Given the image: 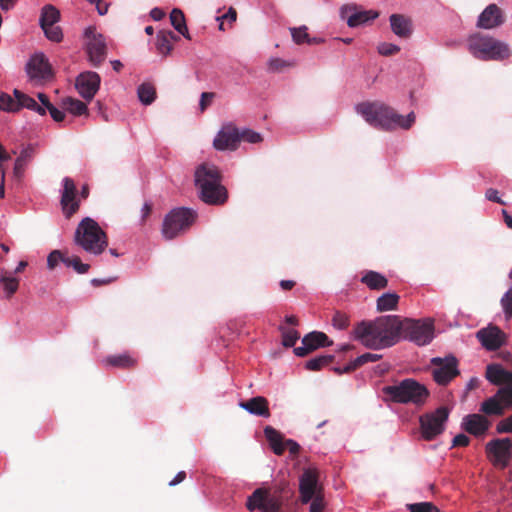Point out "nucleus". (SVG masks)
<instances>
[{
	"instance_id": "f257e3e1",
	"label": "nucleus",
	"mask_w": 512,
	"mask_h": 512,
	"mask_svg": "<svg viewBox=\"0 0 512 512\" xmlns=\"http://www.w3.org/2000/svg\"><path fill=\"white\" fill-rule=\"evenodd\" d=\"M399 316H380L374 321H362L354 328V337L368 348L378 349L396 344L402 331Z\"/></svg>"
},
{
	"instance_id": "f03ea898",
	"label": "nucleus",
	"mask_w": 512,
	"mask_h": 512,
	"mask_svg": "<svg viewBox=\"0 0 512 512\" xmlns=\"http://www.w3.org/2000/svg\"><path fill=\"white\" fill-rule=\"evenodd\" d=\"M357 112L373 127L382 130L409 129L415 122L414 112L406 117L382 102H364L357 105Z\"/></svg>"
},
{
	"instance_id": "7ed1b4c3",
	"label": "nucleus",
	"mask_w": 512,
	"mask_h": 512,
	"mask_svg": "<svg viewBox=\"0 0 512 512\" xmlns=\"http://www.w3.org/2000/svg\"><path fill=\"white\" fill-rule=\"evenodd\" d=\"M195 186L199 198L208 205H223L228 200V191L222 185V175L217 166L200 164L195 170Z\"/></svg>"
},
{
	"instance_id": "20e7f679",
	"label": "nucleus",
	"mask_w": 512,
	"mask_h": 512,
	"mask_svg": "<svg viewBox=\"0 0 512 512\" xmlns=\"http://www.w3.org/2000/svg\"><path fill=\"white\" fill-rule=\"evenodd\" d=\"M74 241L83 250L93 255H100L108 246L107 234L90 217L83 218L78 224Z\"/></svg>"
},
{
	"instance_id": "39448f33",
	"label": "nucleus",
	"mask_w": 512,
	"mask_h": 512,
	"mask_svg": "<svg viewBox=\"0 0 512 512\" xmlns=\"http://www.w3.org/2000/svg\"><path fill=\"white\" fill-rule=\"evenodd\" d=\"M468 50L475 58L482 61H503L511 55L506 43L479 33L469 37Z\"/></svg>"
},
{
	"instance_id": "423d86ee",
	"label": "nucleus",
	"mask_w": 512,
	"mask_h": 512,
	"mask_svg": "<svg viewBox=\"0 0 512 512\" xmlns=\"http://www.w3.org/2000/svg\"><path fill=\"white\" fill-rule=\"evenodd\" d=\"M383 393L395 403L421 406L426 403L430 393L425 385L415 379L407 378L398 384L385 386Z\"/></svg>"
},
{
	"instance_id": "0eeeda50",
	"label": "nucleus",
	"mask_w": 512,
	"mask_h": 512,
	"mask_svg": "<svg viewBox=\"0 0 512 512\" xmlns=\"http://www.w3.org/2000/svg\"><path fill=\"white\" fill-rule=\"evenodd\" d=\"M197 213L189 208L180 207L171 210L164 218L162 234L168 239H174L185 233L195 222Z\"/></svg>"
},
{
	"instance_id": "6e6552de",
	"label": "nucleus",
	"mask_w": 512,
	"mask_h": 512,
	"mask_svg": "<svg viewBox=\"0 0 512 512\" xmlns=\"http://www.w3.org/2000/svg\"><path fill=\"white\" fill-rule=\"evenodd\" d=\"M283 492V487L276 489L274 492L265 488H258L248 497L246 507L249 511L259 509L262 512H282Z\"/></svg>"
},
{
	"instance_id": "1a4fd4ad",
	"label": "nucleus",
	"mask_w": 512,
	"mask_h": 512,
	"mask_svg": "<svg viewBox=\"0 0 512 512\" xmlns=\"http://www.w3.org/2000/svg\"><path fill=\"white\" fill-rule=\"evenodd\" d=\"M402 326L401 334H403V337L419 346L429 344L434 337V323L432 319H405L402 321Z\"/></svg>"
},
{
	"instance_id": "9d476101",
	"label": "nucleus",
	"mask_w": 512,
	"mask_h": 512,
	"mask_svg": "<svg viewBox=\"0 0 512 512\" xmlns=\"http://www.w3.org/2000/svg\"><path fill=\"white\" fill-rule=\"evenodd\" d=\"M449 417V409L441 406L435 411L420 416V431L422 438L431 441L442 434L445 430V423Z\"/></svg>"
},
{
	"instance_id": "9b49d317",
	"label": "nucleus",
	"mask_w": 512,
	"mask_h": 512,
	"mask_svg": "<svg viewBox=\"0 0 512 512\" xmlns=\"http://www.w3.org/2000/svg\"><path fill=\"white\" fill-rule=\"evenodd\" d=\"M433 380L438 384L445 386L460 374L458 369V360L453 355L445 358L434 357L431 359Z\"/></svg>"
},
{
	"instance_id": "f8f14e48",
	"label": "nucleus",
	"mask_w": 512,
	"mask_h": 512,
	"mask_svg": "<svg viewBox=\"0 0 512 512\" xmlns=\"http://www.w3.org/2000/svg\"><path fill=\"white\" fill-rule=\"evenodd\" d=\"M485 451L493 465L506 468L512 457V441L510 438L493 439L486 444Z\"/></svg>"
},
{
	"instance_id": "ddd939ff",
	"label": "nucleus",
	"mask_w": 512,
	"mask_h": 512,
	"mask_svg": "<svg viewBox=\"0 0 512 512\" xmlns=\"http://www.w3.org/2000/svg\"><path fill=\"white\" fill-rule=\"evenodd\" d=\"M62 183L63 189L61 191L60 205L65 218L70 219L79 211L80 199L77 197L76 185L72 178L65 177Z\"/></svg>"
},
{
	"instance_id": "4468645a",
	"label": "nucleus",
	"mask_w": 512,
	"mask_h": 512,
	"mask_svg": "<svg viewBox=\"0 0 512 512\" xmlns=\"http://www.w3.org/2000/svg\"><path fill=\"white\" fill-rule=\"evenodd\" d=\"M88 38L87 53L90 62L98 67L105 60L107 54L106 43L102 35L96 34L93 27H88L85 31Z\"/></svg>"
},
{
	"instance_id": "2eb2a0df",
	"label": "nucleus",
	"mask_w": 512,
	"mask_h": 512,
	"mask_svg": "<svg viewBox=\"0 0 512 512\" xmlns=\"http://www.w3.org/2000/svg\"><path fill=\"white\" fill-rule=\"evenodd\" d=\"M101 78L98 73L86 71L78 75L75 86L78 93L87 101H91L100 87Z\"/></svg>"
},
{
	"instance_id": "dca6fc26",
	"label": "nucleus",
	"mask_w": 512,
	"mask_h": 512,
	"mask_svg": "<svg viewBox=\"0 0 512 512\" xmlns=\"http://www.w3.org/2000/svg\"><path fill=\"white\" fill-rule=\"evenodd\" d=\"M318 470L315 468L305 469L300 477L299 492L302 503H309L315 495L320 494L318 489Z\"/></svg>"
},
{
	"instance_id": "f3484780",
	"label": "nucleus",
	"mask_w": 512,
	"mask_h": 512,
	"mask_svg": "<svg viewBox=\"0 0 512 512\" xmlns=\"http://www.w3.org/2000/svg\"><path fill=\"white\" fill-rule=\"evenodd\" d=\"M240 142V132L232 124L227 123L222 126L221 130L217 133L213 146L216 150H235Z\"/></svg>"
},
{
	"instance_id": "a211bd4d",
	"label": "nucleus",
	"mask_w": 512,
	"mask_h": 512,
	"mask_svg": "<svg viewBox=\"0 0 512 512\" xmlns=\"http://www.w3.org/2000/svg\"><path fill=\"white\" fill-rule=\"evenodd\" d=\"M332 345V341L328 336L319 331H313L305 335L302 339V346L294 349L295 355L304 357L319 347H327Z\"/></svg>"
},
{
	"instance_id": "6ab92c4d",
	"label": "nucleus",
	"mask_w": 512,
	"mask_h": 512,
	"mask_svg": "<svg viewBox=\"0 0 512 512\" xmlns=\"http://www.w3.org/2000/svg\"><path fill=\"white\" fill-rule=\"evenodd\" d=\"M476 336L482 346L489 351L499 349L505 342V334L497 326L482 328Z\"/></svg>"
},
{
	"instance_id": "aec40b11",
	"label": "nucleus",
	"mask_w": 512,
	"mask_h": 512,
	"mask_svg": "<svg viewBox=\"0 0 512 512\" xmlns=\"http://www.w3.org/2000/svg\"><path fill=\"white\" fill-rule=\"evenodd\" d=\"M491 426V422L482 414H468L461 422V428L467 433L475 436H484Z\"/></svg>"
},
{
	"instance_id": "412c9836",
	"label": "nucleus",
	"mask_w": 512,
	"mask_h": 512,
	"mask_svg": "<svg viewBox=\"0 0 512 512\" xmlns=\"http://www.w3.org/2000/svg\"><path fill=\"white\" fill-rule=\"evenodd\" d=\"M26 69L31 79L47 80L52 77L51 66L43 54L32 56Z\"/></svg>"
},
{
	"instance_id": "4be33fe9",
	"label": "nucleus",
	"mask_w": 512,
	"mask_h": 512,
	"mask_svg": "<svg viewBox=\"0 0 512 512\" xmlns=\"http://www.w3.org/2000/svg\"><path fill=\"white\" fill-rule=\"evenodd\" d=\"M341 17L346 20L349 27H358L377 18L378 13L373 11H358L353 6H344L341 8Z\"/></svg>"
},
{
	"instance_id": "5701e85b",
	"label": "nucleus",
	"mask_w": 512,
	"mask_h": 512,
	"mask_svg": "<svg viewBox=\"0 0 512 512\" xmlns=\"http://www.w3.org/2000/svg\"><path fill=\"white\" fill-rule=\"evenodd\" d=\"M503 22L501 9L496 4H490L480 14L477 26L483 29H493Z\"/></svg>"
},
{
	"instance_id": "b1692460",
	"label": "nucleus",
	"mask_w": 512,
	"mask_h": 512,
	"mask_svg": "<svg viewBox=\"0 0 512 512\" xmlns=\"http://www.w3.org/2000/svg\"><path fill=\"white\" fill-rule=\"evenodd\" d=\"M239 406L252 415L268 418L270 417L269 402L263 396H256L247 401H242Z\"/></svg>"
},
{
	"instance_id": "393cba45",
	"label": "nucleus",
	"mask_w": 512,
	"mask_h": 512,
	"mask_svg": "<svg viewBox=\"0 0 512 512\" xmlns=\"http://www.w3.org/2000/svg\"><path fill=\"white\" fill-rule=\"evenodd\" d=\"M486 378L494 385H512V372L505 370L501 365L490 364L486 368Z\"/></svg>"
},
{
	"instance_id": "a878e982",
	"label": "nucleus",
	"mask_w": 512,
	"mask_h": 512,
	"mask_svg": "<svg viewBox=\"0 0 512 512\" xmlns=\"http://www.w3.org/2000/svg\"><path fill=\"white\" fill-rule=\"evenodd\" d=\"M390 26L393 33L400 38H409L412 34V22L410 18L402 14H392Z\"/></svg>"
},
{
	"instance_id": "bb28decb",
	"label": "nucleus",
	"mask_w": 512,
	"mask_h": 512,
	"mask_svg": "<svg viewBox=\"0 0 512 512\" xmlns=\"http://www.w3.org/2000/svg\"><path fill=\"white\" fill-rule=\"evenodd\" d=\"M106 366L119 368V369H132L137 366V359L130 353L125 352L122 354L107 356L104 360Z\"/></svg>"
},
{
	"instance_id": "cd10ccee",
	"label": "nucleus",
	"mask_w": 512,
	"mask_h": 512,
	"mask_svg": "<svg viewBox=\"0 0 512 512\" xmlns=\"http://www.w3.org/2000/svg\"><path fill=\"white\" fill-rule=\"evenodd\" d=\"M360 281L370 290L380 291L388 287V279L383 274L373 270L365 271Z\"/></svg>"
},
{
	"instance_id": "c85d7f7f",
	"label": "nucleus",
	"mask_w": 512,
	"mask_h": 512,
	"mask_svg": "<svg viewBox=\"0 0 512 512\" xmlns=\"http://www.w3.org/2000/svg\"><path fill=\"white\" fill-rule=\"evenodd\" d=\"M178 40L179 36H177L174 32L166 30L160 31L156 37L157 51L164 56L170 54L173 49V42Z\"/></svg>"
},
{
	"instance_id": "c756f323",
	"label": "nucleus",
	"mask_w": 512,
	"mask_h": 512,
	"mask_svg": "<svg viewBox=\"0 0 512 512\" xmlns=\"http://www.w3.org/2000/svg\"><path fill=\"white\" fill-rule=\"evenodd\" d=\"M264 435L276 455H282L285 451L283 435L272 426L264 428Z\"/></svg>"
},
{
	"instance_id": "7c9ffc66",
	"label": "nucleus",
	"mask_w": 512,
	"mask_h": 512,
	"mask_svg": "<svg viewBox=\"0 0 512 512\" xmlns=\"http://www.w3.org/2000/svg\"><path fill=\"white\" fill-rule=\"evenodd\" d=\"M400 297L397 293L388 292L379 296L376 300V309L378 312L396 310Z\"/></svg>"
},
{
	"instance_id": "2f4dec72",
	"label": "nucleus",
	"mask_w": 512,
	"mask_h": 512,
	"mask_svg": "<svg viewBox=\"0 0 512 512\" xmlns=\"http://www.w3.org/2000/svg\"><path fill=\"white\" fill-rule=\"evenodd\" d=\"M504 405L497 393L485 400L480 407V411L486 415L501 416L504 414Z\"/></svg>"
},
{
	"instance_id": "473e14b6",
	"label": "nucleus",
	"mask_w": 512,
	"mask_h": 512,
	"mask_svg": "<svg viewBox=\"0 0 512 512\" xmlns=\"http://www.w3.org/2000/svg\"><path fill=\"white\" fill-rule=\"evenodd\" d=\"M32 157L33 149L31 147H27L20 152V155L17 157L15 161L13 169L14 176L17 179H21L23 177L25 169L31 161Z\"/></svg>"
},
{
	"instance_id": "72a5a7b5",
	"label": "nucleus",
	"mask_w": 512,
	"mask_h": 512,
	"mask_svg": "<svg viewBox=\"0 0 512 512\" xmlns=\"http://www.w3.org/2000/svg\"><path fill=\"white\" fill-rule=\"evenodd\" d=\"M60 19L59 10L53 5H45L41 10L40 26L45 28L47 26L55 25Z\"/></svg>"
},
{
	"instance_id": "f704fd0d",
	"label": "nucleus",
	"mask_w": 512,
	"mask_h": 512,
	"mask_svg": "<svg viewBox=\"0 0 512 512\" xmlns=\"http://www.w3.org/2000/svg\"><path fill=\"white\" fill-rule=\"evenodd\" d=\"M170 21L171 25L175 28V30L183 35L185 38L190 39L188 28L186 25V20L184 13L178 9L174 8L170 13Z\"/></svg>"
},
{
	"instance_id": "c9c22d12",
	"label": "nucleus",
	"mask_w": 512,
	"mask_h": 512,
	"mask_svg": "<svg viewBox=\"0 0 512 512\" xmlns=\"http://www.w3.org/2000/svg\"><path fill=\"white\" fill-rule=\"evenodd\" d=\"M63 106L67 111L75 116H81L88 112L87 105L84 102L72 97L63 99Z\"/></svg>"
},
{
	"instance_id": "e433bc0d",
	"label": "nucleus",
	"mask_w": 512,
	"mask_h": 512,
	"mask_svg": "<svg viewBox=\"0 0 512 512\" xmlns=\"http://www.w3.org/2000/svg\"><path fill=\"white\" fill-rule=\"evenodd\" d=\"M139 100L144 105H150L156 98V90L152 84L143 83L138 87Z\"/></svg>"
},
{
	"instance_id": "4c0bfd02",
	"label": "nucleus",
	"mask_w": 512,
	"mask_h": 512,
	"mask_svg": "<svg viewBox=\"0 0 512 512\" xmlns=\"http://www.w3.org/2000/svg\"><path fill=\"white\" fill-rule=\"evenodd\" d=\"M334 360L333 355H320L315 358L308 360L305 363V368L311 371H319L323 367L329 365Z\"/></svg>"
},
{
	"instance_id": "58836bf2",
	"label": "nucleus",
	"mask_w": 512,
	"mask_h": 512,
	"mask_svg": "<svg viewBox=\"0 0 512 512\" xmlns=\"http://www.w3.org/2000/svg\"><path fill=\"white\" fill-rule=\"evenodd\" d=\"M291 35H292V38H293V41L296 43V44H304V43H307V44H314V43H318V41L314 38V39H311L307 33V27L306 26H302V27H299V28H292L291 29Z\"/></svg>"
},
{
	"instance_id": "ea45409f",
	"label": "nucleus",
	"mask_w": 512,
	"mask_h": 512,
	"mask_svg": "<svg viewBox=\"0 0 512 512\" xmlns=\"http://www.w3.org/2000/svg\"><path fill=\"white\" fill-rule=\"evenodd\" d=\"M63 263L68 267H72L78 274H85L90 268V265L83 263L79 256H66Z\"/></svg>"
},
{
	"instance_id": "a19ab883",
	"label": "nucleus",
	"mask_w": 512,
	"mask_h": 512,
	"mask_svg": "<svg viewBox=\"0 0 512 512\" xmlns=\"http://www.w3.org/2000/svg\"><path fill=\"white\" fill-rule=\"evenodd\" d=\"M0 110L7 112L19 111L18 99H14L11 95L7 93H2L0 95Z\"/></svg>"
},
{
	"instance_id": "79ce46f5",
	"label": "nucleus",
	"mask_w": 512,
	"mask_h": 512,
	"mask_svg": "<svg viewBox=\"0 0 512 512\" xmlns=\"http://www.w3.org/2000/svg\"><path fill=\"white\" fill-rule=\"evenodd\" d=\"M381 358H382V356L380 354L364 353L352 361V365L350 367H348V370L349 369H358L359 367L363 366L366 363L376 362V361L380 360Z\"/></svg>"
},
{
	"instance_id": "37998d69",
	"label": "nucleus",
	"mask_w": 512,
	"mask_h": 512,
	"mask_svg": "<svg viewBox=\"0 0 512 512\" xmlns=\"http://www.w3.org/2000/svg\"><path fill=\"white\" fill-rule=\"evenodd\" d=\"M0 283L3 284L8 297L12 296L19 287V280L15 277L7 276L6 273L0 278Z\"/></svg>"
},
{
	"instance_id": "c03bdc74",
	"label": "nucleus",
	"mask_w": 512,
	"mask_h": 512,
	"mask_svg": "<svg viewBox=\"0 0 512 512\" xmlns=\"http://www.w3.org/2000/svg\"><path fill=\"white\" fill-rule=\"evenodd\" d=\"M282 331V344L283 346L290 348L295 345L300 335L295 329L281 328Z\"/></svg>"
},
{
	"instance_id": "a18cd8bd",
	"label": "nucleus",
	"mask_w": 512,
	"mask_h": 512,
	"mask_svg": "<svg viewBox=\"0 0 512 512\" xmlns=\"http://www.w3.org/2000/svg\"><path fill=\"white\" fill-rule=\"evenodd\" d=\"M294 62H289L281 58H274L269 61V70L272 72H282L285 68L293 67Z\"/></svg>"
},
{
	"instance_id": "49530a36",
	"label": "nucleus",
	"mask_w": 512,
	"mask_h": 512,
	"mask_svg": "<svg viewBox=\"0 0 512 512\" xmlns=\"http://www.w3.org/2000/svg\"><path fill=\"white\" fill-rule=\"evenodd\" d=\"M42 29L46 37L51 41L60 42L63 38L62 30L59 26L51 25Z\"/></svg>"
},
{
	"instance_id": "de8ad7c7",
	"label": "nucleus",
	"mask_w": 512,
	"mask_h": 512,
	"mask_svg": "<svg viewBox=\"0 0 512 512\" xmlns=\"http://www.w3.org/2000/svg\"><path fill=\"white\" fill-rule=\"evenodd\" d=\"M497 396L500 397L505 407H512V385L499 388Z\"/></svg>"
},
{
	"instance_id": "09e8293b",
	"label": "nucleus",
	"mask_w": 512,
	"mask_h": 512,
	"mask_svg": "<svg viewBox=\"0 0 512 512\" xmlns=\"http://www.w3.org/2000/svg\"><path fill=\"white\" fill-rule=\"evenodd\" d=\"M332 324L339 330L346 329L349 326V317L345 313L337 311L332 318Z\"/></svg>"
},
{
	"instance_id": "8fccbe9b",
	"label": "nucleus",
	"mask_w": 512,
	"mask_h": 512,
	"mask_svg": "<svg viewBox=\"0 0 512 512\" xmlns=\"http://www.w3.org/2000/svg\"><path fill=\"white\" fill-rule=\"evenodd\" d=\"M501 306L507 318L512 317V288H510L501 298Z\"/></svg>"
},
{
	"instance_id": "3c124183",
	"label": "nucleus",
	"mask_w": 512,
	"mask_h": 512,
	"mask_svg": "<svg viewBox=\"0 0 512 512\" xmlns=\"http://www.w3.org/2000/svg\"><path fill=\"white\" fill-rule=\"evenodd\" d=\"M13 94H14L15 98H16V99H18V103H19V110H20L21 108H23V107H25V108H27V109H28V108L30 107V105H31L32 103H34V101H35L32 97H30L29 95H27V94H25V93L21 92V91H20V90H18V89H15V90L13 91Z\"/></svg>"
},
{
	"instance_id": "603ef678",
	"label": "nucleus",
	"mask_w": 512,
	"mask_h": 512,
	"mask_svg": "<svg viewBox=\"0 0 512 512\" xmlns=\"http://www.w3.org/2000/svg\"><path fill=\"white\" fill-rule=\"evenodd\" d=\"M66 256H64L61 251L53 250L47 257V266L50 270H53L59 262H63Z\"/></svg>"
},
{
	"instance_id": "864d4df0",
	"label": "nucleus",
	"mask_w": 512,
	"mask_h": 512,
	"mask_svg": "<svg viewBox=\"0 0 512 512\" xmlns=\"http://www.w3.org/2000/svg\"><path fill=\"white\" fill-rule=\"evenodd\" d=\"M240 140H244L249 143H258L262 141V137L259 133L247 129L240 133Z\"/></svg>"
},
{
	"instance_id": "5fc2aeb1",
	"label": "nucleus",
	"mask_w": 512,
	"mask_h": 512,
	"mask_svg": "<svg viewBox=\"0 0 512 512\" xmlns=\"http://www.w3.org/2000/svg\"><path fill=\"white\" fill-rule=\"evenodd\" d=\"M400 48L392 43H382L378 46V52L384 56H391L398 53Z\"/></svg>"
},
{
	"instance_id": "6e6d98bb",
	"label": "nucleus",
	"mask_w": 512,
	"mask_h": 512,
	"mask_svg": "<svg viewBox=\"0 0 512 512\" xmlns=\"http://www.w3.org/2000/svg\"><path fill=\"white\" fill-rule=\"evenodd\" d=\"M497 433H511L512 432V414L501 420L496 426Z\"/></svg>"
},
{
	"instance_id": "4d7b16f0",
	"label": "nucleus",
	"mask_w": 512,
	"mask_h": 512,
	"mask_svg": "<svg viewBox=\"0 0 512 512\" xmlns=\"http://www.w3.org/2000/svg\"><path fill=\"white\" fill-rule=\"evenodd\" d=\"M311 501L312 502L310 505L309 512H322L323 511L324 501H323V497L320 494L315 495Z\"/></svg>"
},
{
	"instance_id": "13d9d810",
	"label": "nucleus",
	"mask_w": 512,
	"mask_h": 512,
	"mask_svg": "<svg viewBox=\"0 0 512 512\" xmlns=\"http://www.w3.org/2000/svg\"><path fill=\"white\" fill-rule=\"evenodd\" d=\"M470 443V438L465 434H458L452 440L453 447H466Z\"/></svg>"
},
{
	"instance_id": "bf43d9fd",
	"label": "nucleus",
	"mask_w": 512,
	"mask_h": 512,
	"mask_svg": "<svg viewBox=\"0 0 512 512\" xmlns=\"http://www.w3.org/2000/svg\"><path fill=\"white\" fill-rule=\"evenodd\" d=\"M485 197L487 200L505 205L506 203L498 196V191L494 188H489L485 192Z\"/></svg>"
},
{
	"instance_id": "052dcab7",
	"label": "nucleus",
	"mask_w": 512,
	"mask_h": 512,
	"mask_svg": "<svg viewBox=\"0 0 512 512\" xmlns=\"http://www.w3.org/2000/svg\"><path fill=\"white\" fill-rule=\"evenodd\" d=\"M46 110L49 111L51 117L56 122H61L65 118V113L57 109L53 104H51Z\"/></svg>"
},
{
	"instance_id": "680f3d73",
	"label": "nucleus",
	"mask_w": 512,
	"mask_h": 512,
	"mask_svg": "<svg viewBox=\"0 0 512 512\" xmlns=\"http://www.w3.org/2000/svg\"><path fill=\"white\" fill-rule=\"evenodd\" d=\"M213 97H214V93H212V92H203L201 94V99H200L201 111H204L207 108V106L210 105Z\"/></svg>"
},
{
	"instance_id": "e2e57ef3",
	"label": "nucleus",
	"mask_w": 512,
	"mask_h": 512,
	"mask_svg": "<svg viewBox=\"0 0 512 512\" xmlns=\"http://www.w3.org/2000/svg\"><path fill=\"white\" fill-rule=\"evenodd\" d=\"M285 449H288L292 455H297L300 451V446L294 440L288 439L284 443Z\"/></svg>"
},
{
	"instance_id": "0e129e2a",
	"label": "nucleus",
	"mask_w": 512,
	"mask_h": 512,
	"mask_svg": "<svg viewBox=\"0 0 512 512\" xmlns=\"http://www.w3.org/2000/svg\"><path fill=\"white\" fill-rule=\"evenodd\" d=\"M141 212V220L142 222H145L152 212V204L149 202H145Z\"/></svg>"
},
{
	"instance_id": "69168bd1",
	"label": "nucleus",
	"mask_w": 512,
	"mask_h": 512,
	"mask_svg": "<svg viewBox=\"0 0 512 512\" xmlns=\"http://www.w3.org/2000/svg\"><path fill=\"white\" fill-rule=\"evenodd\" d=\"M150 16L155 21H160L164 18L165 12L160 8H153L150 12Z\"/></svg>"
},
{
	"instance_id": "338daca9",
	"label": "nucleus",
	"mask_w": 512,
	"mask_h": 512,
	"mask_svg": "<svg viewBox=\"0 0 512 512\" xmlns=\"http://www.w3.org/2000/svg\"><path fill=\"white\" fill-rule=\"evenodd\" d=\"M185 478H186V473L184 471H180L177 473V475L174 477V479L169 482V486H175V485L181 483L182 481H184Z\"/></svg>"
},
{
	"instance_id": "774afa93",
	"label": "nucleus",
	"mask_w": 512,
	"mask_h": 512,
	"mask_svg": "<svg viewBox=\"0 0 512 512\" xmlns=\"http://www.w3.org/2000/svg\"><path fill=\"white\" fill-rule=\"evenodd\" d=\"M37 97L40 101L39 105H43V107L45 108V110L52 104L50 101H49V98L46 94L44 93H38L37 94Z\"/></svg>"
}]
</instances>
